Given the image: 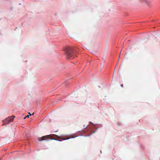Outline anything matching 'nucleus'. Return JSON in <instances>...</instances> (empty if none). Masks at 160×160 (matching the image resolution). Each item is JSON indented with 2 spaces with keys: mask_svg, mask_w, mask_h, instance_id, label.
Returning <instances> with one entry per match:
<instances>
[{
  "mask_svg": "<svg viewBox=\"0 0 160 160\" xmlns=\"http://www.w3.org/2000/svg\"><path fill=\"white\" fill-rule=\"evenodd\" d=\"M14 117V116H12L9 117L3 120L2 121L3 124H2V125L9 124V123L12 122L13 120Z\"/></svg>",
  "mask_w": 160,
  "mask_h": 160,
  "instance_id": "7ed1b4c3",
  "label": "nucleus"
},
{
  "mask_svg": "<svg viewBox=\"0 0 160 160\" xmlns=\"http://www.w3.org/2000/svg\"><path fill=\"white\" fill-rule=\"evenodd\" d=\"M48 139L52 140L54 139L55 140H58L59 139L65 140L68 139V138H62L61 137H59L57 135L51 134L42 136L41 138H38V140L39 141H41L44 140H47Z\"/></svg>",
  "mask_w": 160,
  "mask_h": 160,
  "instance_id": "f257e3e1",
  "label": "nucleus"
},
{
  "mask_svg": "<svg viewBox=\"0 0 160 160\" xmlns=\"http://www.w3.org/2000/svg\"><path fill=\"white\" fill-rule=\"evenodd\" d=\"M65 50L67 59H73L75 57V55H74L73 53L74 50L73 48L68 47L66 48Z\"/></svg>",
  "mask_w": 160,
  "mask_h": 160,
  "instance_id": "f03ea898",
  "label": "nucleus"
},
{
  "mask_svg": "<svg viewBox=\"0 0 160 160\" xmlns=\"http://www.w3.org/2000/svg\"><path fill=\"white\" fill-rule=\"evenodd\" d=\"M121 86L122 87H123V84H122L121 85Z\"/></svg>",
  "mask_w": 160,
  "mask_h": 160,
  "instance_id": "423d86ee",
  "label": "nucleus"
},
{
  "mask_svg": "<svg viewBox=\"0 0 160 160\" xmlns=\"http://www.w3.org/2000/svg\"><path fill=\"white\" fill-rule=\"evenodd\" d=\"M26 118H27V117H25V118H24V119H26Z\"/></svg>",
  "mask_w": 160,
  "mask_h": 160,
  "instance_id": "6e6552de",
  "label": "nucleus"
},
{
  "mask_svg": "<svg viewBox=\"0 0 160 160\" xmlns=\"http://www.w3.org/2000/svg\"><path fill=\"white\" fill-rule=\"evenodd\" d=\"M145 2L148 4H149L150 3V2L148 0H146Z\"/></svg>",
  "mask_w": 160,
  "mask_h": 160,
  "instance_id": "20e7f679",
  "label": "nucleus"
},
{
  "mask_svg": "<svg viewBox=\"0 0 160 160\" xmlns=\"http://www.w3.org/2000/svg\"><path fill=\"white\" fill-rule=\"evenodd\" d=\"M29 116H29V115H27V116H26V117L28 118H29Z\"/></svg>",
  "mask_w": 160,
  "mask_h": 160,
  "instance_id": "39448f33",
  "label": "nucleus"
},
{
  "mask_svg": "<svg viewBox=\"0 0 160 160\" xmlns=\"http://www.w3.org/2000/svg\"><path fill=\"white\" fill-rule=\"evenodd\" d=\"M29 115L30 116L31 115V114H30V112L29 113Z\"/></svg>",
  "mask_w": 160,
  "mask_h": 160,
  "instance_id": "0eeeda50",
  "label": "nucleus"
},
{
  "mask_svg": "<svg viewBox=\"0 0 160 160\" xmlns=\"http://www.w3.org/2000/svg\"><path fill=\"white\" fill-rule=\"evenodd\" d=\"M120 57V55H119V58Z\"/></svg>",
  "mask_w": 160,
  "mask_h": 160,
  "instance_id": "1a4fd4ad",
  "label": "nucleus"
},
{
  "mask_svg": "<svg viewBox=\"0 0 160 160\" xmlns=\"http://www.w3.org/2000/svg\"><path fill=\"white\" fill-rule=\"evenodd\" d=\"M34 114V113H33V114H32V115H33V114Z\"/></svg>",
  "mask_w": 160,
  "mask_h": 160,
  "instance_id": "9d476101",
  "label": "nucleus"
}]
</instances>
